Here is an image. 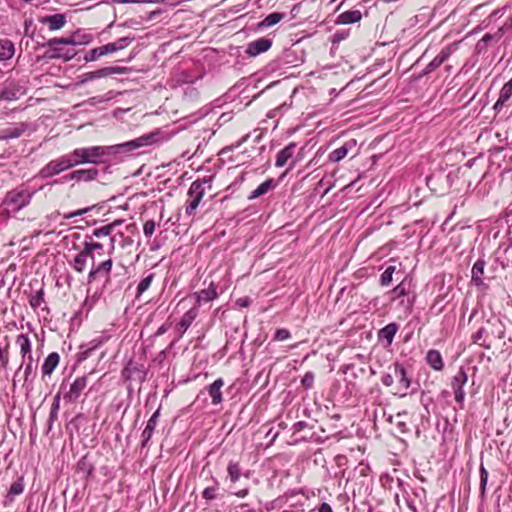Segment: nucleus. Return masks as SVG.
Wrapping results in <instances>:
<instances>
[{"label":"nucleus","mask_w":512,"mask_h":512,"mask_svg":"<svg viewBox=\"0 0 512 512\" xmlns=\"http://www.w3.org/2000/svg\"><path fill=\"white\" fill-rule=\"evenodd\" d=\"M158 133L152 132L142 135L131 141L111 146L82 147L81 156L83 164H100L105 162V157L117 153H129L141 147L149 146L156 142Z\"/></svg>","instance_id":"obj_1"},{"label":"nucleus","mask_w":512,"mask_h":512,"mask_svg":"<svg viewBox=\"0 0 512 512\" xmlns=\"http://www.w3.org/2000/svg\"><path fill=\"white\" fill-rule=\"evenodd\" d=\"M92 40V36L88 34L81 35L79 31L66 38H53L47 41L46 45L52 48L51 58H62L64 61H69L75 56L74 51L62 52L61 48L56 45H82L88 44Z\"/></svg>","instance_id":"obj_2"},{"label":"nucleus","mask_w":512,"mask_h":512,"mask_svg":"<svg viewBox=\"0 0 512 512\" xmlns=\"http://www.w3.org/2000/svg\"><path fill=\"white\" fill-rule=\"evenodd\" d=\"M213 176H205L201 179L193 181L188 190V200L185 207V213L188 216H192L195 210L199 206L206 190L212 188Z\"/></svg>","instance_id":"obj_3"},{"label":"nucleus","mask_w":512,"mask_h":512,"mask_svg":"<svg viewBox=\"0 0 512 512\" xmlns=\"http://www.w3.org/2000/svg\"><path fill=\"white\" fill-rule=\"evenodd\" d=\"M33 195L34 192H31L28 189H14L6 194L3 204L12 212L16 213L29 205Z\"/></svg>","instance_id":"obj_4"},{"label":"nucleus","mask_w":512,"mask_h":512,"mask_svg":"<svg viewBox=\"0 0 512 512\" xmlns=\"http://www.w3.org/2000/svg\"><path fill=\"white\" fill-rule=\"evenodd\" d=\"M134 41V37H122L116 40L115 42L105 44L103 46L94 48L90 50L84 56V60L86 62H91L97 60L99 57L117 52L126 48L129 44Z\"/></svg>","instance_id":"obj_5"},{"label":"nucleus","mask_w":512,"mask_h":512,"mask_svg":"<svg viewBox=\"0 0 512 512\" xmlns=\"http://www.w3.org/2000/svg\"><path fill=\"white\" fill-rule=\"evenodd\" d=\"M467 380L468 376L463 368H460L451 379V388L454 392L455 401L461 409L464 407L465 391L463 388Z\"/></svg>","instance_id":"obj_6"},{"label":"nucleus","mask_w":512,"mask_h":512,"mask_svg":"<svg viewBox=\"0 0 512 512\" xmlns=\"http://www.w3.org/2000/svg\"><path fill=\"white\" fill-rule=\"evenodd\" d=\"M66 170L69 169L67 168L64 158L60 156L54 160L49 161L45 166H43L39 170L37 177L41 179H48L59 175Z\"/></svg>","instance_id":"obj_7"},{"label":"nucleus","mask_w":512,"mask_h":512,"mask_svg":"<svg viewBox=\"0 0 512 512\" xmlns=\"http://www.w3.org/2000/svg\"><path fill=\"white\" fill-rule=\"evenodd\" d=\"M457 50V43H452L446 47H444L440 53L425 67L421 76L427 75L437 68H439L448 58L451 56L453 52Z\"/></svg>","instance_id":"obj_8"},{"label":"nucleus","mask_w":512,"mask_h":512,"mask_svg":"<svg viewBox=\"0 0 512 512\" xmlns=\"http://www.w3.org/2000/svg\"><path fill=\"white\" fill-rule=\"evenodd\" d=\"M128 71L126 67H104L96 71L84 73L81 76L80 84H84L88 81L104 78L113 74H124Z\"/></svg>","instance_id":"obj_9"},{"label":"nucleus","mask_w":512,"mask_h":512,"mask_svg":"<svg viewBox=\"0 0 512 512\" xmlns=\"http://www.w3.org/2000/svg\"><path fill=\"white\" fill-rule=\"evenodd\" d=\"M99 171L96 168L78 169L65 175L62 180L64 182L75 181L79 182H91L97 179Z\"/></svg>","instance_id":"obj_10"},{"label":"nucleus","mask_w":512,"mask_h":512,"mask_svg":"<svg viewBox=\"0 0 512 512\" xmlns=\"http://www.w3.org/2000/svg\"><path fill=\"white\" fill-rule=\"evenodd\" d=\"M87 382L86 376L77 377L64 394L63 399L68 403H75L87 387Z\"/></svg>","instance_id":"obj_11"},{"label":"nucleus","mask_w":512,"mask_h":512,"mask_svg":"<svg viewBox=\"0 0 512 512\" xmlns=\"http://www.w3.org/2000/svg\"><path fill=\"white\" fill-rule=\"evenodd\" d=\"M394 376L398 379V388H399V395L400 397H404L407 395V391L411 386V380L407 376V372L405 368L399 364H394Z\"/></svg>","instance_id":"obj_12"},{"label":"nucleus","mask_w":512,"mask_h":512,"mask_svg":"<svg viewBox=\"0 0 512 512\" xmlns=\"http://www.w3.org/2000/svg\"><path fill=\"white\" fill-rule=\"evenodd\" d=\"M28 128V124L24 122L16 123L12 126L0 130L1 140L16 139L22 136Z\"/></svg>","instance_id":"obj_13"},{"label":"nucleus","mask_w":512,"mask_h":512,"mask_svg":"<svg viewBox=\"0 0 512 512\" xmlns=\"http://www.w3.org/2000/svg\"><path fill=\"white\" fill-rule=\"evenodd\" d=\"M92 264H93V266L88 274V282L89 283L96 280V278L98 276L107 277L112 269L113 262H112V259L109 258V259L101 262L100 264H98L96 267L94 266V262H92Z\"/></svg>","instance_id":"obj_14"},{"label":"nucleus","mask_w":512,"mask_h":512,"mask_svg":"<svg viewBox=\"0 0 512 512\" xmlns=\"http://www.w3.org/2000/svg\"><path fill=\"white\" fill-rule=\"evenodd\" d=\"M272 41L268 38L262 37L248 44L246 53L250 56H257L270 49Z\"/></svg>","instance_id":"obj_15"},{"label":"nucleus","mask_w":512,"mask_h":512,"mask_svg":"<svg viewBox=\"0 0 512 512\" xmlns=\"http://www.w3.org/2000/svg\"><path fill=\"white\" fill-rule=\"evenodd\" d=\"M224 386V380L222 378L216 379L212 384L207 387V392L212 399L214 405H218L222 402L221 388Z\"/></svg>","instance_id":"obj_16"},{"label":"nucleus","mask_w":512,"mask_h":512,"mask_svg":"<svg viewBox=\"0 0 512 512\" xmlns=\"http://www.w3.org/2000/svg\"><path fill=\"white\" fill-rule=\"evenodd\" d=\"M296 148L295 143H290L283 149H281L276 156L275 166L276 167H284L288 160L292 158L294 151Z\"/></svg>","instance_id":"obj_17"},{"label":"nucleus","mask_w":512,"mask_h":512,"mask_svg":"<svg viewBox=\"0 0 512 512\" xmlns=\"http://www.w3.org/2000/svg\"><path fill=\"white\" fill-rule=\"evenodd\" d=\"M159 417V410H156L150 419L148 420L145 429L142 432V446H146L149 440L151 439L153 432L155 430V427L157 425Z\"/></svg>","instance_id":"obj_18"},{"label":"nucleus","mask_w":512,"mask_h":512,"mask_svg":"<svg viewBox=\"0 0 512 512\" xmlns=\"http://www.w3.org/2000/svg\"><path fill=\"white\" fill-rule=\"evenodd\" d=\"M16 344L20 347V353L22 355V358H28V360L33 361L31 351H32V344L29 339V337L26 334H19L16 337Z\"/></svg>","instance_id":"obj_19"},{"label":"nucleus","mask_w":512,"mask_h":512,"mask_svg":"<svg viewBox=\"0 0 512 512\" xmlns=\"http://www.w3.org/2000/svg\"><path fill=\"white\" fill-rule=\"evenodd\" d=\"M42 23L48 24L49 29L51 31H55L61 29L65 25L66 18L63 14H54L44 17L42 19Z\"/></svg>","instance_id":"obj_20"},{"label":"nucleus","mask_w":512,"mask_h":512,"mask_svg":"<svg viewBox=\"0 0 512 512\" xmlns=\"http://www.w3.org/2000/svg\"><path fill=\"white\" fill-rule=\"evenodd\" d=\"M426 361L430 365V367L436 371H441L443 369V359L438 350H429L426 355Z\"/></svg>","instance_id":"obj_21"},{"label":"nucleus","mask_w":512,"mask_h":512,"mask_svg":"<svg viewBox=\"0 0 512 512\" xmlns=\"http://www.w3.org/2000/svg\"><path fill=\"white\" fill-rule=\"evenodd\" d=\"M59 360H60V356L57 352L50 353L46 357V359L42 365V368H41L43 375H51L52 372L54 371V369L59 364Z\"/></svg>","instance_id":"obj_22"},{"label":"nucleus","mask_w":512,"mask_h":512,"mask_svg":"<svg viewBox=\"0 0 512 512\" xmlns=\"http://www.w3.org/2000/svg\"><path fill=\"white\" fill-rule=\"evenodd\" d=\"M15 54V46L9 39L0 40V61H7Z\"/></svg>","instance_id":"obj_23"},{"label":"nucleus","mask_w":512,"mask_h":512,"mask_svg":"<svg viewBox=\"0 0 512 512\" xmlns=\"http://www.w3.org/2000/svg\"><path fill=\"white\" fill-rule=\"evenodd\" d=\"M197 315V308H191L183 315L180 322L178 323V329L180 330L181 334H184L186 332V330L190 327V325L195 320Z\"/></svg>","instance_id":"obj_24"},{"label":"nucleus","mask_w":512,"mask_h":512,"mask_svg":"<svg viewBox=\"0 0 512 512\" xmlns=\"http://www.w3.org/2000/svg\"><path fill=\"white\" fill-rule=\"evenodd\" d=\"M62 157L64 158V161H65L68 169H71L73 167L83 164L80 148H76L73 151H71L70 153L62 155Z\"/></svg>","instance_id":"obj_25"},{"label":"nucleus","mask_w":512,"mask_h":512,"mask_svg":"<svg viewBox=\"0 0 512 512\" xmlns=\"http://www.w3.org/2000/svg\"><path fill=\"white\" fill-rule=\"evenodd\" d=\"M242 476V469L238 462L230 461L227 466V480L235 484Z\"/></svg>","instance_id":"obj_26"},{"label":"nucleus","mask_w":512,"mask_h":512,"mask_svg":"<svg viewBox=\"0 0 512 512\" xmlns=\"http://www.w3.org/2000/svg\"><path fill=\"white\" fill-rule=\"evenodd\" d=\"M398 331V325L396 323H389L385 327L379 330L378 337L380 339H385L390 345L393 342L395 334Z\"/></svg>","instance_id":"obj_27"},{"label":"nucleus","mask_w":512,"mask_h":512,"mask_svg":"<svg viewBox=\"0 0 512 512\" xmlns=\"http://www.w3.org/2000/svg\"><path fill=\"white\" fill-rule=\"evenodd\" d=\"M502 37V32L499 30L496 34L486 33L476 44V50L478 53H482L487 50L488 43L492 40L496 39L500 40Z\"/></svg>","instance_id":"obj_28"},{"label":"nucleus","mask_w":512,"mask_h":512,"mask_svg":"<svg viewBox=\"0 0 512 512\" xmlns=\"http://www.w3.org/2000/svg\"><path fill=\"white\" fill-rule=\"evenodd\" d=\"M484 268L485 261L481 259H478L472 267V281L478 286L483 284L482 276L484 274Z\"/></svg>","instance_id":"obj_29"},{"label":"nucleus","mask_w":512,"mask_h":512,"mask_svg":"<svg viewBox=\"0 0 512 512\" xmlns=\"http://www.w3.org/2000/svg\"><path fill=\"white\" fill-rule=\"evenodd\" d=\"M275 186V182L273 179H267L263 183H261L255 190H253L248 199L253 200L264 194H266L270 189Z\"/></svg>","instance_id":"obj_30"},{"label":"nucleus","mask_w":512,"mask_h":512,"mask_svg":"<svg viewBox=\"0 0 512 512\" xmlns=\"http://www.w3.org/2000/svg\"><path fill=\"white\" fill-rule=\"evenodd\" d=\"M511 96H512V89L503 85V87L500 90L498 100L496 101V103L493 106V110L497 113L500 112L501 109L503 108V106L506 104V102L510 99Z\"/></svg>","instance_id":"obj_31"},{"label":"nucleus","mask_w":512,"mask_h":512,"mask_svg":"<svg viewBox=\"0 0 512 512\" xmlns=\"http://www.w3.org/2000/svg\"><path fill=\"white\" fill-rule=\"evenodd\" d=\"M362 15L359 10H349L339 15V22L342 24L356 23L361 19Z\"/></svg>","instance_id":"obj_32"},{"label":"nucleus","mask_w":512,"mask_h":512,"mask_svg":"<svg viewBox=\"0 0 512 512\" xmlns=\"http://www.w3.org/2000/svg\"><path fill=\"white\" fill-rule=\"evenodd\" d=\"M473 342L482 346L485 349L491 348V341L488 339V334L485 328L481 327L478 331L473 335Z\"/></svg>","instance_id":"obj_33"},{"label":"nucleus","mask_w":512,"mask_h":512,"mask_svg":"<svg viewBox=\"0 0 512 512\" xmlns=\"http://www.w3.org/2000/svg\"><path fill=\"white\" fill-rule=\"evenodd\" d=\"M108 339H109V336H106V335H100V336L93 338L85 345H82V348H85L83 353L85 355H88L93 350H95L96 348H98L99 346L104 344Z\"/></svg>","instance_id":"obj_34"},{"label":"nucleus","mask_w":512,"mask_h":512,"mask_svg":"<svg viewBox=\"0 0 512 512\" xmlns=\"http://www.w3.org/2000/svg\"><path fill=\"white\" fill-rule=\"evenodd\" d=\"M90 258L88 254H85V251L82 250L79 254H77L72 262V267L79 273H82L87 265V260Z\"/></svg>","instance_id":"obj_35"},{"label":"nucleus","mask_w":512,"mask_h":512,"mask_svg":"<svg viewBox=\"0 0 512 512\" xmlns=\"http://www.w3.org/2000/svg\"><path fill=\"white\" fill-rule=\"evenodd\" d=\"M350 147H351V142H347L344 145H342L341 147L333 150L329 154V160L332 162H339L348 154Z\"/></svg>","instance_id":"obj_36"},{"label":"nucleus","mask_w":512,"mask_h":512,"mask_svg":"<svg viewBox=\"0 0 512 512\" xmlns=\"http://www.w3.org/2000/svg\"><path fill=\"white\" fill-rule=\"evenodd\" d=\"M282 13L274 12L267 15L259 24L260 27H271L283 19Z\"/></svg>","instance_id":"obj_37"},{"label":"nucleus","mask_w":512,"mask_h":512,"mask_svg":"<svg viewBox=\"0 0 512 512\" xmlns=\"http://www.w3.org/2000/svg\"><path fill=\"white\" fill-rule=\"evenodd\" d=\"M24 487L25 485L23 477L18 478L15 482L11 484L10 489L8 491V497H10L12 500L15 496L22 494L24 491Z\"/></svg>","instance_id":"obj_38"},{"label":"nucleus","mask_w":512,"mask_h":512,"mask_svg":"<svg viewBox=\"0 0 512 512\" xmlns=\"http://www.w3.org/2000/svg\"><path fill=\"white\" fill-rule=\"evenodd\" d=\"M217 297V292L214 288L209 287L207 289H203L197 293V301L198 302H209Z\"/></svg>","instance_id":"obj_39"},{"label":"nucleus","mask_w":512,"mask_h":512,"mask_svg":"<svg viewBox=\"0 0 512 512\" xmlns=\"http://www.w3.org/2000/svg\"><path fill=\"white\" fill-rule=\"evenodd\" d=\"M396 270L395 266H388L380 276V284L382 286H388L392 282L393 274Z\"/></svg>","instance_id":"obj_40"},{"label":"nucleus","mask_w":512,"mask_h":512,"mask_svg":"<svg viewBox=\"0 0 512 512\" xmlns=\"http://www.w3.org/2000/svg\"><path fill=\"white\" fill-rule=\"evenodd\" d=\"M103 249V244L99 242H92V241H85L83 250L85 251V254H88L94 262V254L93 252L95 250H101Z\"/></svg>","instance_id":"obj_41"},{"label":"nucleus","mask_w":512,"mask_h":512,"mask_svg":"<svg viewBox=\"0 0 512 512\" xmlns=\"http://www.w3.org/2000/svg\"><path fill=\"white\" fill-rule=\"evenodd\" d=\"M154 278V274L150 273L146 277H144L137 286V297L143 294L151 285Z\"/></svg>","instance_id":"obj_42"},{"label":"nucleus","mask_w":512,"mask_h":512,"mask_svg":"<svg viewBox=\"0 0 512 512\" xmlns=\"http://www.w3.org/2000/svg\"><path fill=\"white\" fill-rule=\"evenodd\" d=\"M43 302H44V290L42 288L39 289L29 299V304L33 309L40 307Z\"/></svg>","instance_id":"obj_43"},{"label":"nucleus","mask_w":512,"mask_h":512,"mask_svg":"<svg viewBox=\"0 0 512 512\" xmlns=\"http://www.w3.org/2000/svg\"><path fill=\"white\" fill-rule=\"evenodd\" d=\"M116 226H117V223H110L101 228L95 229L93 231V236H95L97 238H100L103 236H109Z\"/></svg>","instance_id":"obj_44"},{"label":"nucleus","mask_w":512,"mask_h":512,"mask_svg":"<svg viewBox=\"0 0 512 512\" xmlns=\"http://www.w3.org/2000/svg\"><path fill=\"white\" fill-rule=\"evenodd\" d=\"M9 363V344L0 347V367L7 369Z\"/></svg>","instance_id":"obj_45"},{"label":"nucleus","mask_w":512,"mask_h":512,"mask_svg":"<svg viewBox=\"0 0 512 512\" xmlns=\"http://www.w3.org/2000/svg\"><path fill=\"white\" fill-rule=\"evenodd\" d=\"M479 472H480V489H481V494L484 495L485 491H486L487 481H488V471L486 470L484 465L481 464Z\"/></svg>","instance_id":"obj_46"},{"label":"nucleus","mask_w":512,"mask_h":512,"mask_svg":"<svg viewBox=\"0 0 512 512\" xmlns=\"http://www.w3.org/2000/svg\"><path fill=\"white\" fill-rule=\"evenodd\" d=\"M59 406H60V394L58 393L55 395V397L53 399L52 406H51L50 417H49L50 422H53L57 418Z\"/></svg>","instance_id":"obj_47"},{"label":"nucleus","mask_w":512,"mask_h":512,"mask_svg":"<svg viewBox=\"0 0 512 512\" xmlns=\"http://www.w3.org/2000/svg\"><path fill=\"white\" fill-rule=\"evenodd\" d=\"M315 375L313 372L308 371L304 374L301 380V384L305 389H311L314 384Z\"/></svg>","instance_id":"obj_48"},{"label":"nucleus","mask_w":512,"mask_h":512,"mask_svg":"<svg viewBox=\"0 0 512 512\" xmlns=\"http://www.w3.org/2000/svg\"><path fill=\"white\" fill-rule=\"evenodd\" d=\"M156 223L153 220H148L143 225V233L147 238H150L155 231Z\"/></svg>","instance_id":"obj_49"},{"label":"nucleus","mask_w":512,"mask_h":512,"mask_svg":"<svg viewBox=\"0 0 512 512\" xmlns=\"http://www.w3.org/2000/svg\"><path fill=\"white\" fill-rule=\"evenodd\" d=\"M291 336L289 330L285 329V328H280V329H277L276 332H275V335H274V340L275 341H284V340H287L289 339Z\"/></svg>","instance_id":"obj_50"},{"label":"nucleus","mask_w":512,"mask_h":512,"mask_svg":"<svg viewBox=\"0 0 512 512\" xmlns=\"http://www.w3.org/2000/svg\"><path fill=\"white\" fill-rule=\"evenodd\" d=\"M392 293L397 296V297H401V296H405L407 294V289H406V286H405V283L404 281H402L400 284H398L393 290H392Z\"/></svg>","instance_id":"obj_51"},{"label":"nucleus","mask_w":512,"mask_h":512,"mask_svg":"<svg viewBox=\"0 0 512 512\" xmlns=\"http://www.w3.org/2000/svg\"><path fill=\"white\" fill-rule=\"evenodd\" d=\"M235 512H262V509L251 508L248 504H241L236 507Z\"/></svg>","instance_id":"obj_52"},{"label":"nucleus","mask_w":512,"mask_h":512,"mask_svg":"<svg viewBox=\"0 0 512 512\" xmlns=\"http://www.w3.org/2000/svg\"><path fill=\"white\" fill-rule=\"evenodd\" d=\"M202 495L207 500H213L216 498V489L214 487H207L204 489Z\"/></svg>","instance_id":"obj_53"},{"label":"nucleus","mask_w":512,"mask_h":512,"mask_svg":"<svg viewBox=\"0 0 512 512\" xmlns=\"http://www.w3.org/2000/svg\"><path fill=\"white\" fill-rule=\"evenodd\" d=\"M394 378H395L394 374L386 373L382 376L381 381H382L383 385L389 387L394 383Z\"/></svg>","instance_id":"obj_54"},{"label":"nucleus","mask_w":512,"mask_h":512,"mask_svg":"<svg viewBox=\"0 0 512 512\" xmlns=\"http://www.w3.org/2000/svg\"><path fill=\"white\" fill-rule=\"evenodd\" d=\"M89 210H90V208L79 209L77 211H74V212L66 215L65 218L70 219V218H73L75 216H80V215H83V214L87 213Z\"/></svg>","instance_id":"obj_55"},{"label":"nucleus","mask_w":512,"mask_h":512,"mask_svg":"<svg viewBox=\"0 0 512 512\" xmlns=\"http://www.w3.org/2000/svg\"><path fill=\"white\" fill-rule=\"evenodd\" d=\"M114 2L123 3V4H126V3H150V2H154V0H114Z\"/></svg>","instance_id":"obj_56"},{"label":"nucleus","mask_w":512,"mask_h":512,"mask_svg":"<svg viewBox=\"0 0 512 512\" xmlns=\"http://www.w3.org/2000/svg\"><path fill=\"white\" fill-rule=\"evenodd\" d=\"M32 362L33 361L29 360V362L27 363V365H26V367L24 369L25 380H28L29 376L32 373Z\"/></svg>","instance_id":"obj_57"},{"label":"nucleus","mask_w":512,"mask_h":512,"mask_svg":"<svg viewBox=\"0 0 512 512\" xmlns=\"http://www.w3.org/2000/svg\"><path fill=\"white\" fill-rule=\"evenodd\" d=\"M249 493V489L248 488H244V489H241L237 492H234V494L237 496V497H240V498H244L248 495Z\"/></svg>","instance_id":"obj_58"},{"label":"nucleus","mask_w":512,"mask_h":512,"mask_svg":"<svg viewBox=\"0 0 512 512\" xmlns=\"http://www.w3.org/2000/svg\"><path fill=\"white\" fill-rule=\"evenodd\" d=\"M319 512H333L332 511V508L329 504L327 503H322L320 508H319Z\"/></svg>","instance_id":"obj_59"},{"label":"nucleus","mask_w":512,"mask_h":512,"mask_svg":"<svg viewBox=\"0 0 512 512\" xmlns=\"http://www.w3.org/2000/svg\"><path fill=\"white\" fill-rule=\"evenodd\" d=\"M109 251H108V254L109 255H112L114 250H115V238L114 237H111L110 240H109Z\"/></svg>","instance_id":"obj_60"},{"label":"nucleus","mask_w":512,"mask_h":512,"mask_svg":"<svg viewBox=\"0 0 512 512\" xmlns=\"http://www.w3.org/2000/svg\"><path fill=\"white\" fill-rule=\"evenodd\" d=\"M237 303H238L240 306H242V307H246V306H248V305H249L250 301H249V299H248V298H244V299H239V300L237 301Z\"/></svg>","instance_id":"obj_61"},{"label":"nucleus","mask_w":512,"mask_h":512,"mask_svg":"<svg viewBox=\"0 0 512 512\" xmlns=\"http://www.w3.org/2000/svg\"><path fill=\"white\" fill-rule=\"evenodd\" d=\"M167 330H168V327H167L166 325H161V326L158 328V330H157V332H156V335H158V336H159V335H162V334H164Z\"/></svg>","instance_id":"obj_62"},{"label":"nucleus","mask_w":512,"mask_h":512,"mask_svg":"<svg viewBox=\"0 0 512 512\" xmlns=\"http://www.w3.org/2000/svg\"><path fill=\"white\" fill-rule=\"evenodd\" d=\"M305 425H306V424H305V422L300 421V422H297V423L295 424V428H296V430H300V429H302L303 427H305Z\"/></svg>","instance_id":"obj_63"},{"label":"nucleus","mask_w":512,"mask_h":512,"mask_svg":"<svg viewBox=\"0 0 512 512\" xmlns=\"http://www.w3.org/2000/svg\"><path fill=\"white\" fill-rule=\"evenodd\" d=\"M504 85H505L506 87H508V88L512 89V78H511L507 83H505Z\"/></svg>","instance_id":"obj_64"}]
</instances>
